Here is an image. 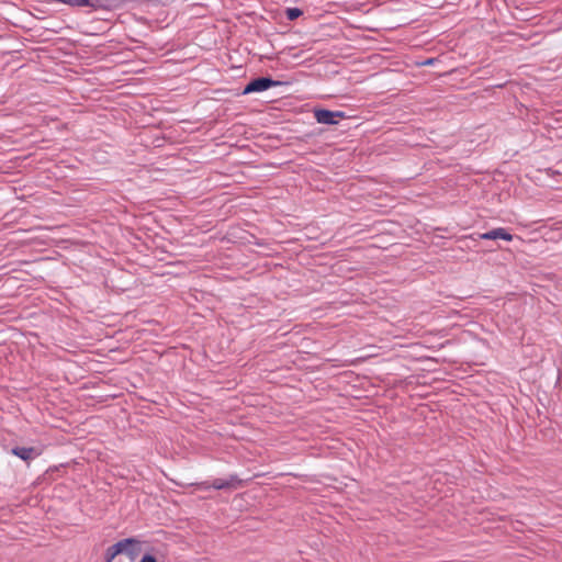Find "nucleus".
Returning a JSON list of instances; mask_svg holds the SVG:
<instances>
[{"label":"nucleus","instance_id":"1","mask_svg":"<svg viewBox=\"0 0 562 562\" xmlns=\"http://www.w3.org/2000/svg\"><path fill=\"white\" fill-rule=\"evenodd\" d=\"M314 116L317 123L335 125L338 124L339 120L345 117V113L341 111H329V110H316Z\"/></svg>","mask_w":562,"mask_h":562},{"label":"nucleus","instance_id":"2","mask_svg":"<svg viewBox=\"0 0 562 562\" xmlns=\"http://www.w3.org/2000/svg\"><path fill=\"white\" fill-rule=\"evenodd\" d=\"M277 82L273 81L270 78L260 77L252 81H250L244 89V93H251V92H261L265 91L273 86H276Z\"/></svg>","mask_w":562,"mask_h":562},{"label":"nucleus","instance_id":"3","mask_svg":"<svg viewBox=\"0 0 562 562\" xmlns=\"http://www.w3.org/2000/svg\"><path fill=\"white\" fill-rule=\"evenodd\" d=\"M202 485L204 488L213 487L215 490L237 488L241 485V481L236 475H232L228 480L215 479L211 485H205V483Z\"/></svg>","mask_w":562,"mask_h":562},{"label":"nucleus","instance_id":"4","mask_svg":"<svg viewBox=\"0 0 562 562\" xmlns=\"http://www.w3.org/2000/svg\"><path fill=\"white\" fill-rule=\"evenodd\" d=\"M480 238L486 240L504 239L506 241H512L514 239V236L509 234L505 228L497 227L490 232L480 234Z\"/></svg>","mask_w":562,"mask_h":562},{"label":"nucleus","instance_id":"5","mask_svg":"<svg viewBox=\"0 0 562 562\" xmlns=\"http://www.w3.org/2000/svg\"><path fill=\"white\" fill-rule=\"evenodd\" d=\"M33 452H34V449L33 448H13L12 449V453L14 456H18L19 458H21L22 460H30L32 459V456H33Z\"/></svg>","mask_w":562,"mask_h":562},{"label":"nucleus","instance_id":"6","mask_svg":"<svg viewBox=\"0 0 562 562\" xmlns=\"http://www.w3.org/2000/svg\"><path fill=\"white\" fill-rule=\"evenodd\" d=\"M302 15V11L299 8H289L286 10V18L291 21Z\"/></svg>","mask_w":562,"mask_h":562},{"label":"nucleus","instance_id":"7","mask_svg":"<svg viewBox=\"0 0 562 562\" xmlns=\"http://www.w3.org/2000/svg\"><path fill=\"white\" fill-rule=\"evenodd\" d=\"M139 562H157V560L150 554H145Z\"/></svg>","mask_w":562,"mask_h":562}]
</instances>
